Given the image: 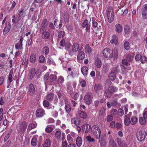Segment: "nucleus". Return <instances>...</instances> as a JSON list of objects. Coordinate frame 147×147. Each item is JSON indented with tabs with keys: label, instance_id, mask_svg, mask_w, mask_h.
Listing matches in <instances>:
<instances>
[{
	"label": "nucleus",
	"instance_id": "1",
	"mask_svg": "<svg viewBox=\"0 0 147 147\" xmlns=\"http://www.w3.org/2000/svg\"><path fill=\"white\" fill-rule=\"evenodd\" d=\"M146 131L144 129H141L136 134V136L138 141L142 142L144 141L146 137Z\"/></svg>",
	"mask_w": 147,
	"mask_h": 147
},
{
	"label": "nucleus",
	"instance_id": "2",
	"mask_svg": "<svg viewBox=\"0 0 147 147\" xmlns=\"http://www.w3.org/2000/svg\"><path fill=\"white\" fill-rule=\"evenodd\" d=\"M89 22L87 19L85 20L81 25V27L83 28H86V32H90L91 26L90 24L91 19L90 18Z\"/></svg>",
	"mask_w": 147,
	"mask_h": 147
},
{
	"label": "nucleus",
	"instance_id": "3",
	"mask_svg": "<svg viewBox=\"0 0 147 147\" xmlns=\"http://www.w3.org/2000/svg\"><path fill=\"white\" fill-rule=\"evenodd\" d=\"M102 54L104 57L107 58H111L113 57V51L110 49H104L102 51Z\"/></svg>",
	"mask_w": 147,
	"mask_h": 147
},
{
	"label": "nucleus",
	"instance_id": "4",
	"mask_svg": "<svg viewBox=\"0 0 147 147\" xmlns=\"http://www.w3.org/2000/svg\"><path fill=\"white\" fill-rule=\"evenodd\" d=\"M92 93L90 92H88L84 97V101L87 104L89 105L91 104L92 102Z\"/></svg>",
	"mask_w": 147,
	"mask_h": 147
},
{
	"label": "nucleus",
	"instance_id": "5",
	"mask_svg": "<svg viewBox=\"0 0 147 147\" xmlns=\"http://www.w3.org/2000/svg\"><path fill=\"white\" fill-rule=\"evenodd\" d=\"M142 18L144 19H147V4L144 5L142 7Z\"/></svg>",
	"mask_w": 147,
	"mask_h": 147
},
{
	"label": "nucleus",
	"instance_id": "6",
	"mask_svg": "<svg viewBox=\"0 0 147 147\" xmlns=\"http://www.w3.org/2000/svg\"><path fill=\"white\" fill-rule=\"evenodd\" d=\"M45 111L42 109H38L36 111V115L38 117H42L45 114Z\"/></svg>",
	"mask_w": 147,
	"mask_h": 147
},
{
	"label": "nucleus",
	"instance_id": "7",
	"mask_svg": "<svg viewBox=\"0 0 147 147\" xmlns=\"http://www.w3.org/2000/svg\"><path fill=\"white\" fill-rule=\"evenodd\" d=\"M27 126V124L26 122L24 121L22 122L19 126L20 132L23 133L25 131Z\"/></svg>",
	"mask_w": 147,
	"mask_h": 147
},
{
	"label": "nucleus",
	"instance_id": "8",
	"mask_svg": "<svg viewBox=\"0 0 147 147\" xmlns=\"http://www.w3.org/2000/svg\"><path fill=\"white\" fill-rule=\"evenodd\" d=\"M36 73V72L35 69L32 68L29 70V73L28 74L29 78L30 80H32L34 77Z\"/></svg>",
	"mask_w": 147,
	"mask_h": 147
},
{
	"label": "nucleus",
	"instance_id": "9",
	"mask_svg": "<svg viewBox=\"0 0 147 147\" xmlns=\"http://www.w3.org/2000/svg\"><path fill=\"white\" fill-rule=\"evenodd\" d=\"M50 36L51 34L48 31L42 32V37L44 39H49Z\"/></svg>",
	"mask_w": 147,
	"mask_h": 147
},
{
	"label": "nucleus",
	"instance_id": "10",
	"mask_svg": "<svg viewBox=\"0 0 147 147\" xmlns=\"http://www.w3.org/2000/svg\"><path fill=\"white\" fill-rule=\"evenodd\" d=\"M6 27L3 30V34H6L9 31L11 28V24L10 22H8L7 23L6 22L5 23Z\"/></svg>",
	"mask_w": 147,
	"mask_h": 147
},
{
	"label": "nucleus",
	"instance_id": "11",
	"mask_svg": "<svg viewBox=\"0 0 147 147\" xmlns=\"http://www.w3.org/2000/svg\"><path fill=\"white\" fill-rule=\"evenodd\" d=\"M92 131L93 132V134L94 135L95 137L97 139H98L100 138L101 134L100 130V129L96 131L94 130V129H91Z\"/></svg>",
	"mask_w": 147,
	"mask_h": 147
},
{
	"label": "nucleus",
	"instance_id": "12",
	"mask_svg": "<svg viewBox=\"0 0 147 147\" xmlns=\"http://www.w3.org/2000/svg\"><path fill=\"white\" fill-rule=\"evenodd\" d=\"M28 91L31 94H33L35 92V88L34 85L30 84L28 86Z\"/></svg>",
	"mask_w": 147,
	"mask_h": 147
},
{
	"label": "nucleus",
	"instance_id": "13",
	"mask_svg": "<svg viewBox=\"0 0 147 147\" xmlns=\"http://www.w3.org/2000/svg\"><path fill=\"white\" fill-rule=\"evenodd\" d=\"M78 115L81 118L85 119L87 118V115L86 113L82 111H79L78 112Z\"/></svg>",
	"mask_w": 147,
	"mask_h": 147
},
{
	"label": "nucleus",
	"instance_id": "14",
	"mask_svg": "<svg viewBox=\"0 0 147 147\" xmlns=\"http://www.w3.org/2000/svg\"><path fill=\"white\" fill-rule=\"evenodd\" d=\"M95 64L98 68H100L102 65V62L100 59L97 57L94 59Z\"/></svg>",
	"mask_w": 147,
	"mask_h": 147
},
{
	"label": "nucleus",
	"instance_id": "15",
	"mask_svg": "<svg viewBox=\"0 0 147 147\" xmlns=\"http://www.w3.org/2000/svg\"><path fill=\"white\" fill-rule=\"evenodd\" d=\"M108 20L109 22L111 23L113 20L114 18V13H111V14H107Z\"/></svg>",
	"mask_w": 147,
	"mask_h": 147
},
{
	"label": "nucleus",
	"instance_id": "16",
	"mask_svg": "<svg viewBox=\"0 0 147 147\" xmlns=\"http://www.w3.org/2000/svg\"><path fill=\"white\" fill-rule=\"evenodd\" d=\"M115 27V30L117 32L120 33L122 31L123 27L121 25L119 24H116Z\"/></svg>",
	"mask_w": 147,
	"mask_h": 147
},
{
	"label": "nucleus",
	"instance_id": "17",
	"mask_svg": "<svg viewBox=\"0 0 147 147\" xmlns=\"http://www.w3.org/2000/svg\"><path fill=\"white\" fill-rule=\"evenodd\" d=\"M107 90L111 94H113L117 90V88L115 87L110 86L108 87Z\"/></svg>",
	"mask_w": 147,
	"mask_h": 147
},
{
	"label": "nucleus",
	"instance_id": "18",
	"mask_svg": "<svg viewBox=\"0 0 147 147\" xmlns=\"http://www.w3.org/2000/svg\"><path fill=\"white\" fill-rule=\"evenodd\" d=\"M116 78V75L115 72L113 71L111 72L109 74V78L111 80H114Z\"/></svg>",
	"mask_w": 147,
	"mask_h": 147
},
{
	"label": "nucleus",
	"instance_id": "19",
	"mask_svg": "<svg viewBox=\"0 0 147 147\" xmlns=\"http://www.w3.org/2000/svg\"><path fill=\"white\" fill-rule=\"evenodd\" d=\"M88 69V67L86 66H84L82 67L81 71L84 75L86 76L87 74Z\"/></svg>",
	"mask_w": 147,
	"mask_h": 147
},
{
	"label": "nucleus",
	"instance_id": "20",
	"mask_svg": "<svg viewBox=\"0 0 147 147\" xmlns=\"http://www.w3.org/2000/svg\"><path fill=\"white\" fill-rule=\"evenodd\" d=\"M64 17H63L64 22H67L69 20V15L67 11L63 13Z\"/></svg>",
	"mask_w": 147,
	"mask_h": 147
},
{
	"label": "nucleus",
	"instance_id": "21",
	"mask_svg": "<svg viewBox=\"0 0 147 147\" xmlns=\"http://www.w3.org/2000/svg\"><path fill=\"white\" fill-rule=\"evenodd\" d=\"M57 78V76H56L54 74H51L49 76V80L50 83H52L55 81Z\"/></svg>",
	"mask_w": 147,
	"mask_h": 147
},
{
	"label": "nucleus",
	"instance_id": "22",
	"mask_svg": "<svg viewBox=\"0 0 147 147\" xmlns=\"http://www.w3.org/2000/svg\"><path fill=\"white\" fill-rule=\"evenodd\" d=\"M110 42L112 44L114 43L115 45H117L118 42V38L116 35H113L112 37V39L110 41Z\"/></svg>",
	"mask_w": 147,
	"mask_h": 147
},
{
	"label": "nucleus",
	"instance_id": "23",
	"mask_svg": "<svg viewBox=\"0 0 147 147\" xmlns=\"http://www.w3.org/2000/svg\"><path fill=\"white\" fill-rule=\"evenodd\" d=\"M124 32L125 34H128L130 32V27L128 25H125L124 27Z\"/></svg>",
	"mask_w": 147,
	"mask_h": 147
},
{
	"label": "nucleus",
	"instance_id": "24",
	"mask_svg": "<svg viewBox=\"0 0 147 147\" xmlns=\"http://www.w3.org/2000/svg\"><path fill=\"white\" fill-rule=\"evenodd\" d=\"M125 119L124 121V123L125 125L126 126H128L130 123H131V121L130 118L129 117H127V115L125 116Z\"/></svg>",
	"mask_w": 147,
	"mask_h": 147
},
{
	"label": "nucleus",
	"instance_id": "25",
	"mask_svg": "<svg viewBox=\"0 0 147 147\" xmlns=\"http://www.w3.org/2000/svg\"><path fill=\"white\" fill-rule=\"evenodd\" d=\"M82 138L78 137L76 140V144L77 146L80 147L82 143Z\"/></svg>",
	"mask_w": 147,
	"mask_h": 147
},
{
	"label": "nucleus",
	"instance_id": "26",
	"mask_svg": "<svg viewBox=\"0 0 147 147\" xmlns=\"http://www.w3.org/2000/svg\"><path fill=\"white\" fill-rule=\"evenodd\" d=\"M79 48V45L77 43H74L72 46V49L76 52L78 50Z\"/></svg>",
	"mask_w": 147,
	"mask_h": 147
},
{
	"label": "nucleus",
	"instance_id": "27",
	"mask_svg": "<svg viewBox=\"0 0 147 147\" xmlns=\"http://www.w3.org/2000/svg\"><path fill=\"white\" fill-rule=\"evenodd\" d=\"M116 140L118 146H119V147H121L125 143V142L124 140H122L119 138H117Z\"/></svg>",
	"mask_w": 147,
	"mask_h": 147
},
{
	"label": "nucleus",
	"instance_id": "28",
	"mask_svg": "<svg viewBox=\"0 0 147 147\" xmlns=\"http://www.w3.org/2000/svg\"><path fill=\"white\" fill-rule=\"evenodd\" d=\"M85 54L84 52L82 51L80 52L78 55V58L81 60L83 59L85 57Z\"/></svg>",
	"mask_w": 147,
	"mask_h": 147
},
{
	"label": "nucleus",
	"instance_id": "29",
	"mask_svg": "<svg viewBox=\"0 0 147 147\" xmlns=\"http://www.w3.org/2000/svg\"><path fill=\"white\" fill-rule=\"evenodd\" d=\"M36 60V57L35 55L34 54H32L30 55V61L32 63L35 62Z\"/></svg>",
	"mask_w": 147,
	"mask_h": 147
},
{
	"label": "nucleus",
	"instance_id": "30",
	"mask_svg": "<svg viewBox=\"0 0 147 147\" xmlns=\"http://www.w3.org/2000/svg\"><path fill=\"white\" fill-rule=\"evenodd\" d=\"M51 144V141L49 139H47L45 141L44 144H43L44 147H50Z\"/></svg>",
	"mask_w": 147,
	"mask_h": 147
},
{
	"label": "nucleus",
	"instance_id": "31",
	"mask_svg": "<svg viewBox=\"0 0 147 147\" xmlns=\"http://www.w3.org/2000/svg\"><path fill=\"white\" fill-rule=\"evenodd\" d=\"M110 103L112 107L116 106L118 104L117 100L116 99H111L110 101Z\"/></svg>",
	"mask_w": 147,
	"mask_h": 147
},
{
	"label": "nucleus",
	"instance_id": "32",
	"mask_svg": "<svg viewBox=\"0 0 147 147\" xmlns=\"http://www.w3.org/2000/svg\"><path fill=\"white\" fill-rule=\"evenodd\" d=\"M53 97L54 94L53 93H50L47 96V99L49 101L53 100Z\"/></svg>",
	"mask_w": 147,
	"mask_h": 147
},
{
	"label": "nucleus",
	"instance_id": "33",
	"mask_svg": "<svg viewBox=\"0 0 147 147\" xmlns=\"http://www.w3.org/2000/svg\"><path fill=\"white\" fill-rule=\"evenodd\" d=\"M24 11V9L23 8H22L21 9V10L19 12L18 15L17 16V18L20 19L21 20V18L23 16H23V13Z\"/></svg>",
	"mask_w": 147,
	"mask_h": 147
},
{
	"label": "nucleus",
	"instance_id": "34",
	"mask_svg": "<svg viewBox=\"0 0 147 147\" xmlns=\"http://www.w3.org/2000/svg\"><path fill=\"white\" fill-rule=\"evenodd\" d=\"M86 52L89 54H90L92 51L91 48L89 46L88 44L86 45Z\"/></svg>",
	"mask_w": 147,
	"mask_h": 147
},
{
	"label": "nucleus",
	"instance_id": "35",
	"mask_svg": "<svg viewBox=\"0 0 147 147\" xmlns=\"http://www.w3.org/2000/svg\"><path fill=\"white\" fill-rule=\"evenodd\" d=\"M131 123L132 125H134L136 124L137 121V119L136 117H132L131 119Z\"/></svg>",
	"mask_w": 147,
	"mask_h": 147
},
{
	"label": "nucleus",
	"instance_id": "36",
	"mask_svg": "<svg viewBox=\"0 0 147 147\" xmlns=\"http://www.w3.org/2000/svg\"><path fill=\"white\" fill-rule=\"evenodd\" d=\"M146 119L143 117H141L140 118L139 122L142 125H145L146 123Z\"/></svg>",
	"mask_w": 147,
	"mask_h": 147
},
{
	"label": "nucleus",
	"instance_id": "37",
	"mask_svg": "<svg viewBox=\"0 0 147 147\" xmlns=\"http://www.w3.org/2000/svg\"><path fill=\"white\" fill-rule=\"evenodd\" d=\"M36 5L34 3H32V5L31 6L30 11L31 12L35 11V10L37 9Z\"/></svg>",
	"mask_w": 147,
	"mask_h": 147
},
{
	"label": "nucleus",
	"instance_id": "38",
	"mask_svg": "<svg viewBox=\"0 0 147 147\" xmlns=\"http://www.w3.org/2000/svg\"><path fill=\"white\" fill-rule=\"evenodd\" d=\"M113 51V57L114 58L117 59L118 57V52L117 49H114L113 50H112Z\"/></svg>",
	"mask_w": 147,
	"mask_h": 147
},
{
	"label": "nucleus",
	"instance_id": "39",
	"mask_svg": "<svg viewBox=\"0 0 147 147\" xmlns=\"http://www.w3.org/2000/svg\"><path fill=\"white\" fill-rule=\"evenodd\" d=\"M111 93H110L109 91L107 89L104 92V94L105 96L107 98H111L112 96Z\"/></svg>",
	"mask_w": 147,
	"mask_h": 147
},
{
	"label": "nucleus",
	"instance_id": "40",
	"mask_svg": "<svg viewBox=\"0 0 147 147\" xmlns=\"http://www.w3.org/2000/svg\"><path fill=\"white\" fill-rule=\"evenodd\" d=\"M37 140L36 138L34 137L32 140L31 144L33 146H35L37 144Z\"/></svg>",
	"mask_w": 147,
	"mask_h": 147
},
{
	"label": "nucleus",
	"instance_id": "41",
	"mask_svg": "<svg viewBox=\"0 0 147 147\" xmlns=\"http://www.w3.org/2000/svg\"><path fill=\"white\" fill-rule=\"evenodd\" d=\"M86 139L87 141L90 142H93L95 141L94 138H92L89 135L86 137Z\"/></svg>",
	"mask_w": 147,
	"mask_h": 147
},
{
	"label": "nucleus",
	"instance_id": "42",
	"mask_svg": "<svg viewBox=\"0 0 147 147\" xmlns=\"http://www.w3.org/2000/svg\"><path fill=\"white\" fill-rule=\"evenodd\" d=\"M58 33V37L59 38H61V37L63 38L65 35V32L63 31L59 32Z\"/></svg>",
	"mask_w": 147,
	"mask_h": 147
},
{
	"label": "nucleus",
	"instance_id": "43",
	"mask_svg": "<svg viewBox=\"0 0 147 147\" xmlns=\"http://www.w3.org/2000/svg\"><path fill=\"white\" fill-rule=\"evenodd\" d=\"M110 144V146L111 147H118L116 143L114 142L113 140H110L109 142V144Z\"/></svg>",
	"mask_w": 147,
	"mask_h": 147
},
{
	"label": "nucleus",
	"instance_id": "44",
	"mask_svg": "<svg viewBox=\"0 0 147 147\" xmlns=\"http://www.w3.org/2000/svg\"><path fill=\"white\" fill-rule=\"evenodd\" d=\"M106 109L104 107H102L100 110L98 111L99 115L100 116H102L105 113Z\"/></svg>",
	"mask_w": 147,
	"mask_h": 147
},
{
	"label": "nucleus",
	"instance_id": "45",
	"mask_svg": "<svg viewBox=\"0 0 147 147\" xmlns=\"http://www.w3.org/2000/svg\"><path fill=\"white\" fill-rule=\"evenodd\" d=\"M124 47L125 49L127 50H128L129 49V44L127 41H125L124 43Z\"/></svg>",
	"mask_w": 147,
	"mask_h": 147
},
{
	"label": "nucleus",
	"instance_id": "46",
	"mask_svg": "<svg viewBox=\"0 0 147 147\" xmlns=\"http://www.w3.org/2000/svg\"><path fill=\"white\" fill-rule=\"evenodd\" d=\"M53 128L49 125L47 126L45 129V131L48 133L51 132L53 131Z\"/></svg>",
	"mask_w": 147,
	"mask_h": 147
},
{
	"label": "nucleus",
	"instance_id": "47",
	"mask_svg": "<svg viewBox=\"0 0 147 147\" xmlns=\"http://www.w3.org/2000/svg\"><path fill=\"white\" fill-rule=\"evenodd\" d=\"M70 42L69 41L66 42L65 43L64 45L65 46V49L66 50H68L70 48Z\"/></svg>",
	"mask_w": 147,
	"mask_h": 147
},
{
	"label": "nucleus",
	"instance_id": "48",
	"mask_svg": "<svg viewBox=\"0 0 147 147\" xmlns=\"http://www.w3.org/2000/svg\"><path fill=\"white\" fill-rule=\"evenodd\" d=\"M107 14H111V13H113V7L111 6H109L107 7Z\"/></svg>",
	"mask_w": 147,
	"mask_h": 147
},
{
	"label": "nucleus",
	"instance_id": "49",
	"mask_svg": "<svg viewBox=\"0 0 147 147\" xmlns=\"http://www.w3.org/2000/svg\"><path fill=\"white\" fill-rule=\"evenodd\" d=\"M61 132L59 131H57L55 133L56 138L57 139H59L61 137Z\"/></svg>",
	"mask_w": 147,
	"mask_h": 147
},
{
	"label": "nucleus",
	"instance_id": "50",
	"mask_svg": "<svg viewBox=\"0 0 147 147\" xmlns=\"http://www.w3.org/2000/svg\"><path fill=\"white\" fill-rule=\"evenodd\" d=\"M140 61L142 63H145L146 62L147 58L144 56H142L141 57Z\"/></svg>",
	"mask_w": 147,
	"mask_h": 147
},
{
	"label": "nucleus",
	"instance_id": "51",
	"mask_svg": "<svg viewBox=\"0 0 147 147\" xmlns=\"http://www.w3.org/2000/svg\"><path fill=\"white\" fill-rule=\"evenodd\" d=\"M43 51L45 52V55H47L49 53V49L47 46H45L43 49Z\"/></svg>",
	"mask_w": 147,
	"mask_h": 147
},
{
	"label": "nucleus",
	"instance_id": "52",
	"mask_svg": "<svg viewBox=\"0 0 147 147\" xmlns=\"http://www.w3.org/2000/svg\"><path fill=\"white\" fill-rule=\"evenodd\" d=\"M65 109L67 113H69L71 111V108L70 106L68 104H67L65 106Z\"/></svg>",
	"mask_w": 147,
	"mask_h": 147
},
{
	"label": "nucleus",
	"instance_id": "53",
	"mask_svg": "<svg viewBox=\"0 0 147 147\" xmlns=\"http://www.w3.org/2000/svg\"><path fill=\"white\" fill-rule=\"evenodd\" d=\"M101 88L100 85L96 84L94 87L95 90L96 92L98 91Z\"/></svg>",
	"mask_w": 147,
	"mask_h": 147
},
{
	"label": "nucleus",
	"instance_id": "54",
	"mask_svg": "<svg viewBox=\"0 0 147 147\" xmlns=\"http://www.w3.org/2000/svg\"><path fill=\"white\" fill-rule=\"evenodd\" d=\"M45 60V57L43 55H41L40 56L38 61L40 63H43L44 62Z\"/></svg>",
	"mask_w": 147,
	"mask_h": 147
},
{
	"label": "nucleus",
	"instance_id": "55",
	"mask_svg": "<svg viewBox=\"0 0 147 147\" xmlns=\"http://www.w3.org/2000/svg\"><path fill=\"white\" fill-rule=\"evenodd\" d=\"M35 125L34 123H30L28 126V129L29 130H30L32 129L35 128Z\"/></svg>",
	"mask_w": 147,
	"mask_h": 147
},
{
	"label": "nucleus",
	"instance_id": "56",
	"mask_svg": "<svg viewBox=\"0 0 147 147\" xmlns=\"http://www.w3.org/2000/svg\"><path fill=\"white\" fill-rule=\"evenodd\" d=\"M85 126L86 127V129L85 132L86 133H87L90 131L91 126L90 125H89V124L87 123L85 124Z\"/></svg>",
	"mask_w": 147,
	"mask_h": 147
},
{
	"label": "nucleus",
	"instance_id": "57",
	"mask_svg": "<svg viewBox=\"0 0 147 147\" xmlns=\"http://www.w3.org/2000/svg\"><path fill=\"white\" fill-rule=\"evenodd\" d=\"M43 104L44 107H47L49 106V103L46 100H44L43 102Z\"/></svg>",
	"mask_w": 147,
	"mask_h": 147
},
{
	"label": "nucleus",
	"instance_id": "58",
	"mask_svg": "<svg viewBox=\"0 0 147 147\" xmlns=\"http://www.w3.org/2000/svg\"><path fill=\"white\" fill-rule=\"evenodd\" d=\"M122 63L123 65H130V63H128L127 60L125 59H122Z\"/></svg>",
	"mask_w": 147,
	"mask_h": 147
},
{
	"label": "nucleus",
	"instance_id": "59",
	"mask_svg": "<svg viewBox=\"0 0 147 147\" xmlns=\"http://www.w3.org/2000/svg\"><path fill=\"white\" fill-rule=\"evenodd\" d=\"M118 113L117 114H118L120 116H122L124 114L123 110L121 108H119L118 109Z\"/></svg>",
	"mask_w": 147,
	"mask_h": 147
},
{
	"label": "nucleus",
	"instance_id": "60",
	"mask_svg": "<svg viewBox=\"0 0 147 147\" xmlns=\"http://www.w3.org/2000/svg\"><path fill=\"white\" fill-rule=\"evenodd\" d=\"M92 27L94 28H96L98 26V23L96 21L94 20H92Z\"/></svg>",
	"mask_w": 147,
	"mask_h": 147
},
{
	"label": "nucleus",
	"instance_id": "61",
	"mask_svg": "<svg viewBox=\"0 0 147 147\" xmlns=\"http://www.w3.org/2000/svg\"><path fill=\"white\" fill-rule=\"evenodd\" d=\"M71 122L72 123L76 125H78L80 123L79 121H78L77 122L75 119H72L71 120Z\"/></svg>",
	"mask_w": 147,
	"mask_h": 147
},
{
	"label": "nucleus",
	"instance_id": "62",
	"mask_svg": "<svg viewBox=\"0 0 147 147\" xmlns=\"http://www.w3.org/2000/svg\"><path fill=\"white\" fill-rule=\"evenodd\" d=\"M113 119V117L111 115H109L108 116L106 121L108 122H110L112 121Z\"/></svg>",
	"mask_w": 147,
	"mask_h": 147
},
{
	"label": "nucleus",
	"instance_id": "63",
	"mask_svg": "<svg viewBox=\"0 0 147 147\" xmlns=\"http://www.w3.org/2000/svg\"><path fill=\"white\" fill-rule=\"evenodd\" d=\"M49 74L48 73H47L44 76V79L45 82L47 81L49 79Z\"/></svg>",
	"mask_w": 147,
	"mask_h": 147
},
{
	"label": "nucleus",
	"instance_id": "64",
	"mask_svg": "<svg viewBox=\"0 0 147 147\" xmlns=\"http://www.w3.org/2000/svg\"><path fill=\"white\" fill-rule=\"evenodd\" d=\"M80 84L81 85V86L82 87H84L86 85V82L85 80L82 79L80 81Z\"/></svg>",
	"mask_w": 147,
	"mask_h": 147
}]
</instances>
